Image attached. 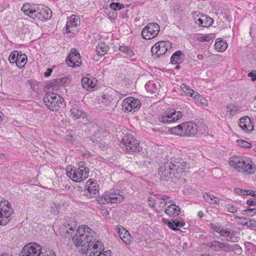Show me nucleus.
I'll use <instances>...</instances> for the list:
<instances>
[{"label":"nucleus","instance_id":"8","mask_svg":"<svg viewBox=\"0 0 256 256\" xmlns=\"http://www.w3.org/2000/svg\"><path fill=\"white\" fill-rule=\"evenodd\" d=\"M182 116V114L180 111H176L173 108L167 110L162 114L158 117L160 122L164 124H170L176 122Z\"/></svg>","mask_w":256,"mask_h":256},{"label":"nucleus","instance_id":"63","mask_svg":"<svg viewBox=\"0 0 256 256\" xmlns=\"http://www.w3.org/2000/svg\"><path fill=\"white\" fill-rule=\"evenodd\" d=\"M197 58H198V60H202V59H203V58H204V56H203V55H202V54H198V56H197Z\"/></svg>","mask_w":256,"mask_h":256},{"label":"nucleus","instance_id":"43","mask_svg":"<svg viewBox=\"0 0 256 256\" xmlns=\"http://www.w3.org/2000/svg\"><path fill=\"white\" fill-rule=\"evenodd\" d=\"M239 219L241 220V224H248L249 222L250 223V224H253V222H254V224L255 222H256L254 220H253L252 219L250 218H239Z\"/></svg>","mask_w":256,"mask_h":256},{"label":"nucleus","instance_id":"20","mask_svg":"<svg viewBox=\"0 0 256 256\" xmlns=\"http://www.w3.org/2000/svg\"><path fill=\"white\" fill-rule=\"evenodd\" d=\"M195 24L204 28H208L212 26L214 20L209 16L201 14V18L196 20Z\"/></svg>","mask_w":256,"mask_h":256},{"label":"nucleus","instance_id":"26","mask_svg":"<svg viewBox=\"0 0 256 256\" xmlns=\"http://www.w3.org/2000/svg\"><path fill=\"white\" fill-rule=\"evenodd\" d=\"M214 46L216 50L222 52L226 50L228 44L226 41L222 40L220 38H218L216 40Z\"/></svg>","mask_w":256,"mask_h":256},{"label":"nucleus","instance_id":"2","mask_svg":"<svg viewBox=\"0 0 256 256\" xmlns=\"http://www.w3.org/2000/svg\"><path fill=\"white\" fill-rule=\"evenodd\" d=\"M190 164L180 158L170 159L162 163L158 170V174L162 180L167 182L170 179L178 180L185 175Z\"/></svg>","mask_w":256,"mask_h":256},{"label":"nucleus","instance_id":"27","mask_svg":"<svg viewBox=\"0 0 256 256\" xmlns=\"http://www.w3.org/2000/svg\"><path fill=\"white\" fill-rule=\"evenodd\" d=\"M52 16V12L51 10L46 6L44 10L38 14L37 20H48L50 19Z\"/></svg>","mask_w":256,"mask_h":256},{"label":"nucleus","instance_id":"55","mask_svg":"<svg viewBox=\"0 0 256 256\" xmlns=\"http://www.w3.org/2000/svg\"><path fill=\"white\" fill-rule=\"evenodd\" d=\"M162 221L164 224H182L178 221L176 222V220L174 221L172 223L170 220L166 221V220L164 218H162Z\"/></svg>","mask_w":256,"mask_h":256},{"label":"nucleus","instance_id":"17","mask_svg":"<svg viewBox=\"0 0 256 256\" xmlns=\"http://www.w3.org/2000/svg\"><path fill=\"white\" fill-rule=\"evenodd\" d=\"M80 24V18L76 15H72L70 18H68L66 26V31L67 32L74 33V32H73L74 30H72V28L76 27Z\"/></svg>","mask_w":256,"mask_h":256},{"label":"nucleus","instance_id":"52","mask_svg":"<svg viewBox=\"0 0 256 256\" xmlns=\"http://www.w3.org/2000/svg\"><path fill=\"white\" fill-rule=\"evenodd\" d=\"M120 238L126 244H130V243H131L130 238H128V237H126V236H122L121 237H120Z\"/></svg>","mask_w":256,"mask_h":256},{"label":"nucleus","instance_id":"7","mask_svg":"<svg viewBox=\"0 0 256 256\" xmlns=\"http://www.w3.org/2000/svg\"><path fill=\"white\" fill-rule=\"evenodd\" d=\"M42 100L46 106L52 111L58 110L64 101V98L59 94L53 92L46 94Z\"/></svg>","mask_w":256,"mask_h":256},{"label":"nucleus","instance_id":"9","mask_svg":"<svg viewBox=\"0 0 256 256\" xmlns=\"http://www.w3.org/2000/svg\"><path fill=\"white\" fill-rule=\"evenodd\" d=\"M86 189L82 191L83 194L91 198L99 196V186L97 182L92 179L88 180L86 184Z\"/></svg>","mask_w":256,"mask_h":256},{"label":"nucleus","instance_id":"21","mask_svg":"<svg viewBox=\"0 0 256 256\" xmlns=\"http://www.w3.org/2000/svg\"><path fill=\"white\" fill-rule=\"evenodd\" d=\"M67 78H60L54 79L49 82L48 85V88H52V90H57L60 86H62L66 82Z\"/></svg>","mask_w":256,"mask_h":256},{"label":"nucleus","instance_id":"10","mask_svg":"<svg viewBox=\"0 0 256 256\" xmlns=\"http://www.w3.org/2000/svg\"><path fill=\"white\" fill-rule=\"evenodd\" d=\"M160 26L156 22L148 24L142 31V35L146 40H150L155 38L160 32Z\"/></svg>","mask_w":256,"mask_h":256},{"label":"nucleus","instance_id":"15","mask_svg":"<svg viewBox=\"0 0 256 256\" xmlns=\"http://www.w3.org/2000/svg\"><path fill=\"white\" fill-rule=\"evenodd\" d=\"M4 206L6 207H2V202L0 203V224H7L10 220V216L13 212L12 209L10 206V204L6 201V203Z\"/></svg>","mask_w":256,"mask_h":256},{"label":"nucleus","instance_id":"46","mask_svg":"<svg viewBox=\"0 0 256 256\" xmlns=\"http://www.w3.org/2000/svg\"><path fill=\"white\" fill-rule=\"evenodd\" d=\"M234 192L240 196H246V190H243L240 188H235L234 189Z\"/></svg>","mask_w":256,"mask_h":256},{"label":"nucleus","instance_id":"12","mask_svg":"<svg viewBox=\"0 0 256 256\" xmlns=\"http://www.w3.org/2000/svg\"><path fill=\"white\" fill-rule=\"evenodd\" d=\"M124 200L122 195L119 192H114L109 194H105L101 196L96 198V200L99 204H105L109 202L120 203Z\"/></svg>","mask_w":256,"mask_h":256},{"label":"nucleus","instance_id":"54","mask_svg":"<svg viewBox=\"0 0 256 256\" xmlns=\"http://www.w3.org/2000/svg\"><path fill=\"white\" fill-rule=\"evenodd\" d=\"M246 196L250 195L253 197L256 198V191L252 190H246Z\"/></svg>","mask_w":256,"mask_h":256},{"label":"nucleus","instance_id":"47","mask_svg":"<svg viewBox=\"0 0 256 256\" xmlns=\"http://www.w3.org/2000/svg\"><path fill=\"white\" fill-rule=\"evenodd\" d=\"M193 98L197 102H200L202 104H204L206 102L205 98L200 96L198 94V96H196V97H193Z\"/></svg>","mask_w":256,"mask_h":256},{"label":"nucleus","instance_id":"64","mask_svg":"<svg viewBox=\"0 0 256 256\" xmlns=\"http://www.w3.org/2000/svg\"><path fill=\"white\" fill-rule=\"evenodd\" d=\"M187 246H188V245H187L186 242H184V243L183 244L182 247V249H183L184 250H185L187 248Z\"/></svg>","mask_w":256,"mask_h":256},{"label":"nucleus","instance_id":"24","mask_svg":"<svg viewBox=\"0 0 256 256\" xmlns=\"http://www.w3.org/2000/svg\"><path fill=\"white\" fill-rule=\"evenodd\" d=\"M47 6L42 4H34L33 11L32 12V14L30 18L34 20H36L38 18V14H40Z\"/></svg>","mask_w":256,"mask_h":256},{"label":"nucleus","instance_id":"5","mask_svg":"<svg viewBox=\"0 0 256 256\" xmlns=\"http://www.w3.org/2000/svg\"><path fill=\"white\" fill-rule=\"evenodd\" d=\"M198 126L194 122H187L170 128L169 130L172 134L181 136H194L198 132Z\"/></svg>","mask_w":256,"mask_h":256},{"label":"nucleus","instance_id":"62","mask_svg":"<svg viewBox=\"0 0 256 256\" xmlns=\"http://www.w3.org/2000/svg\"><path fill=\"white\" fill-rule=\"evenodd\" d=\"M203 215H204V214H203V212L202 211H200L198 213V216L200 218H202L203 216Z\"/></svg>","mask_w":256,"mask_h":256},{"label":"nucleus","instance_id":"14","mask_svg":"<svg viewBox=\"0 0 256 256\" xmlns=\"http://www.w3.org/2000/svg\"><path fill=\"white\" fill-rule=\"evenodd\" d=\"M140 106V100L133 97L127 98L122 102V108L124 111H137Z\"/></svg>","mask_w":256,"mask_h":256},{"label":"nucleus","instance_id":"31","mask_svg":"<svg viewBox=\"0 0 256 256\" xmlns=\"http://www.w3.org/2000/svg\"><path fill=\"white\" fill-rule=\"evenodd\" d=\"M108 49V47L106 44H99L96 47V54L99 56H103L106 54Z\"/></svg>","mask_w":256,"mask_h":256},{"label":"nucleus","instance_id":"6","mask_svg":"<svg viewBox=\"0 0 256 256\" xmlns=\"http://www.w3.org/2000/svg\"><path fill=\"white\" fill-rule=\"evenodd\" d=\"M121 147L128 152H139L142 150L139 142L130 134H126L123 136L121 141Z\"/></svg>","mask_w":256,"mask_h":256},{"label":"nucleus","instance_id":"61","mask_svg":"<svg viewBox=\"0 0 256 256\" xmlns=\"http://www.w3.org/2000/svg\"><path fill=\"white\" fill-rule=\"evenodd\" d=\"M124 232V236H126L128 238H130V232L126 229H122Z\"/></svg>","mask_w":256,"mask_h":256},{"label":"nucleus","instance_id":"18","mask_svg":"<svg viewBox=\"0 0 256 256\" xmlns=\"http://www.w3.org/2000/svg\"><path fill=\"white\" fill-rule=\"evenodd\" d=\"M239 126L244 132H250L253 130V126L248 116H244L240 119Z\"/></svg>","mask_w":256,"mask_h":256},{"label":"nucleus","instance_id":"51","mask_svg":"<svg viewBox=\"0 0 256 256\" xmlns=\"http://www.w3.org/2000/svg\"><path fill=\"white\" fill-rule=\"evenodd\" d=\"M168 227L172 230L175 231H180V228L185 225H168Z\"/></svg>","mask_w":256,"mask_h":256},{"label":"nucleus","instance_id":"56","mask_svg":"<svg viewBox=\"0 0 256 256\" xmlns=\"http://www.w3.org/2000/svg\"><path fill=\"white\" fill-rule=\"evenodd\" d=\"M248 77L251 78L252 81L254 82L256 80V72H251L248 74Z\"/></svg>","mask_w":256,"mask_h":256},{"label":"nucleus","instance_id":"37","mask_svg":"<svg viewBox=\"0 0 256 256\" xmlns=\"http://www.w3.org/2000/svg\"><path fill=\"white\" fill-rule=\"evenodd\" d=\"M144 87L147 92H150L152 93L155 92V90H156L155 84L153 82H148L145 84Z\"/></svg>","mask_w":256,"mask_h":256},{"label":"nucleus","instance_id":"58","mask_svg":"<svg viewBox=\"0 0 256 256\" xmlns=\"http://www.w3.org/2000/svg\"><path fill=\"white\" fill-rule=\"evenodd\" d=\"M228 211L232 213L235 212L237 210V207L235 205L230 206L228 207Z\"/></svg>","mask_w":256,"mask_h":256},{"label":"nucleus","instance_id":"45","mask_svg":"<svg viewBox=\"0 0 256 256\" xmlns=\"http://www.w3.org/2000/svg\"><path fill=\"white\" fill-rule=\"evenodd\" d=\"M174 10L175 13L180 14L182 12V8L179 4H175L174 6Z\"/></svg>","mask_w":256,"mask_h":256},{"label":"nucleus","instance_id":"36","mask_svg":"<svg viewBox=\"0 0 256 256\" xmlns=\"http://www.w3.org/2000/svg\"><path fill=\"white\" fill-rule=\"evenodd\" d=\"M120 50L122 52H124L130 58H132L134 56V52L128 46H120Z\"/></svg>","mask_w":256,"mask_h":256},{"label":"nucleus","instance_id":"3","mask_svg":"<svg viewBox=\"0 0 256 256\" xmlns=\"http://www.w3.org/2000/svg\"><path fill=\"white\" fill-rule=\"evenodd\" d=\"M228 163L230 166L238 172L246 175L252 174L256 170V166L254 162L246 157L240 156H231Z\"/></svg>","mask_w":256,"mask_h":256},{"label":"nucleus","instance_id":"35","mask_svg":"<svg viewBox=\"0 0 256 256\" xmlns=\"http://www.w3.org/2000/svg\"><path fill=\"white\" fill-rule=\"evenodd\" d=\"M203 198L206 202L211 204H216L218 202V200L214 195L206 193L204 194Z\"/></svg>","mask_w":256,"mask_h":256},{"label":"nucleus","instance_id":"57","mask_svg":"<svg viewBox=\"0 0 256 256\" xmlns=\"http://www.w3.org/2000/svg\"><path fill=\"white\" fill-rule=\"evenodd\" d=\"M200 12H192V14L194 18L196 20H198L199 18H201V14Z\"/></svg>","mask_w":256,"mask_h":256},{"label":"nucleus","instance_id":"48","mask_svg":"<svg viewBox=\"0 0 256 256\" xmlns=\"http://www.w3.org/2000/svg\"><path fill=\"white\" fill-rule=\"evenodd\" d=\"M158 198L164 202V204H166V202H170V197L168 196H159Z\"/></svg>","mask_w":256,"mask_h":256},{"label":"nucleus","instance_id":"44","mask_svg":"<svg viewBox=\"0 0 256 256\" xmlns=\"http://www.w3.org/2000/svg\"><path fill=\"white\" fill-rule=\"evenodd\" d=\"M212 39V36L210 34H208L204 36H200L199 40L201 42H209Z\"/></svg>","mask_w":256,"mask_h":256},{"label":"nucleus","instance_id":"39","mask_svg":"<svg viewBox=\"0 0 256 256\" xmlns=\"http://www.w3.org/2000/svg\"><path fill=\"white\" fill-rule=\"evenodd\" d=\"M20 52H18L17 50H14L12 52L9 56V60L11 64H16V62L18 56Z\"/></svg>","mask_w":256,"mask_h":256},{"label":"nucleus","instance_id":"4","mask_svg":"<svg viewBox=\"0 0 256 256\" xmlns=\"http://www.w3.org/2000/svg\"><path fill=\"white\" fill-rule=\"evenodd\" d=\"M66 171V176L76 182L84 180L88 177L89 168L83 162L78 163V168L69 166Z\"/></svg>","mask_w":256,"mask_h":256},{"label":"nucleus","instance_id":"49","mask_svg":"<svg viewBox=\"0 0 256 256\" xmlns=\"http://www.w3.org/2000/svg\"><path fill=\"white\" fill-rule=\"evenodd\" d=\"M116 230L117 231L118 233V235L120 237H121L122 236H124V232L122 230V229H126L124 227L122 226V225H118L116 227Z\"/></svg>","mask_w":256,"mask_h":256},{"label":"nucleus","instance_id":"29","mask_svg":"<svg viewBox=\"0 0 256 256\" xmlns=\"http://www.w3.org/2000/svg\"><path fill=\"white\" fill-rule=\"evenodd\" d=\"M182 53L180 50L174 52L170 58V62L173 64H179L182 62L183 58L182 56Z\"/></svg>","mask_w":256,"mask_h":256},{"label":"nucleus","instance_id":"13","mask_svg":"<svg viewBox=\"0 0 256 256\" xmlns=\"http://www.w3.org/2000/svg\"><path fill=\"white\" fill-rule=\"evenodd\" d=\"M170 48L168 42L164 41L157 42L151 48L154 58H158L160 56L165 54Z\"/></svg>","mask_w":256,"mask_h":256},{"label":"nucleus","instance_id":"28","mask_svg":"<svg viewBox=\"0 0 256 256\" xmlns=\"http://www.w3.org/2000/svg\"><path fill=\"white\" fill-rule=\"evenodd\" d=\"M240 107L234 104H228L226 107V113L227 114L232 116L239 112Z\"/></svg>","mask_w":256,"mask_h":256},{"label":"nucleus","instance_id":"30","mask_svg":"<svg viewBox=\"0 0 256 256\" xmlns=\"http://www.w3.org/2000/svg\"><path fill=\"white\" fill-rule=\"evenodd\" d=\"M26 56L25 54H22L21 52H20L18 56L16 62V66L20 68H22L26 65Z\"/></svg>","mask_w":256,"mask_h":256},{"label":"nucleus","instance_id":"33","mask_svg":"<svg viewBox=\"0 0 256 256\" xmlns=\"http://www.w3.org/2000/svg\"><path fill=\"white\" fill-rule=\"evenodd\" d=\"M212 229L214 231L218 232L220 236H228L231 234L230 230H224L222 228H220V226H218L216 225L212 226Z\"/></svg>","mask_w":256,"mask_h":256},{"label":"nucleus","instance_id":"23","mask_svg":"<svg viewBox=\"0 0 256 256\" xmlns=\"http://www.w3.org/2000/svg\"><path fill=\"white\" fill-rule=\"evenodd\" d=\"M180 212L179 207L174 204H170L165 208V212L170 216H177Z\"/></svg>","mask_w":256,"mask_h":256},{"label":"nucleus","instance_id":"41","mask_svg":"<svg viewBox=\"0 0 256 256\" xmlns=\"http://www.w3.org/2000/svg\"><path fill=\"white\" fill-rule=\"evenodd\" d=\"M110 7L114 10H118L124 8V4L120 2H112L110 4Z\"/></svg>","mask_w":256,"mask_h":256},{"label":"nucleus","instance_id":"59","mask_svg":"<svg viewBox=\"0 0 256 256\" xmlns=\"http://www.w3.org/2000/svg\"><path fill=\"white\" fill-rule=\"evenodd\" d=\"M52 68H48L46 71L44 73V76L46 77L49 76L52 74Z\"/></svg>","mask_w":256,"mask_h":256},{"label":"nucleus","instance_id":"19","mask_svg":"<svg viewBox=\"0 0 256 256\" xmlns=\"http://www.w3.org/2000/svg\"><path fill=\"white\" fill-rule=\"evenodd\" d=\"M87 76H90V74ZM97 80L96 78L91 79L88 76H86L82 79V84L84 88L87 90H92L94 87L96 86Z\"/></svg>","mask_w":256,"mask_h":256},{"label":"nucleus","instance_id":"11","mask_svg":"<svg viewBox=\"0 0 256 256\" xmlns=\"http://www.w3.org/2000/svg\"><path fill=\"white\" fill-rule=\"evenodd\" d=\"M42 253L41 246L36 242L26 244L20 252V256H39Z\"/></svg>","mask_w":256,"mask_h":256},{"label":"nucleus","instance_id":"53","mask_svg":"<svg viewBox=\"0 0 256 256\" xmlns=\"http://www.w3.org/2000/svg\"><path fill=\"white\" fill-rule=\"evenodd\" d=\"M246 204L248 206H256V198H250L247 200Z\"/></svg>","mask_w":256,"mask_h":256},{"label":"nucleus","instance_id":"22","mask_svg":"<svg viewBox=\"0 0 256 256\" xmlns=\"http://www.w3.org/2000/svg\"><path fill=\"white\" fill-rule=\"evenodd\" d=\"M211 246L215 248H220V249L226 252L232 250V248L228 244L220 242L218 241H214L212 242Z\"/></svg>","mask_w":256,"mask_h":256},{"label":"nucleus","instance_id":"42","mask_svg":"<svg viewBox=\"0 0 256 256\" xmlns=\"http://www.w3.org/2000/svg\"><path fill=\"white\" fill-rule=\"evenodd\" d=\"M242 214L250 216H253L256 214V208H246L242 211Z\"/></svg>","mask_w":256,"mask_h":256},{"label":"nucleus","instance_id":"60","mask_svg":"<svg viewBox=\"0 0 256 256\" xmlns=\"http://www.w3.org/2000/svg\"><path fill=\"white\" fill-rule=\"evenodd\" d=\"M148 201L149 202L148 204L149 206H151L152 207H153L154 204V200L152 199L151 197L148 198Z\"/></svg>","mask_w":256,"mask_h":256},{"label":"nucleus","instance_id":"38","mask_svg":"<svg viewBox=\"0 0 256 256\" xmlns=\"http://www.w3.org/2000/svg\"><path fill=\"white\" fill-rule=\"evenodd\" d=\"M236 142L239 146L245 148H250L252 147V144H251L242 140H237Z\"/></svg>","mask_w":256,"mask_h":256},{"label":"nucleus","instance_id":"1","mask_svg":"<svg viewBox=\"0 0 256 256\" xmlns=\"http://www.w3.org/2000/svg\"><path fill=\"white\" fill-rule=\"evenodd\" d=\"M70 225H61L62 234L66 236L72 237L74 230L76 235L73 237L72 240L78 252L82 254H89V256H95L100 251L104 250L102 242L96 238V234L88 225L79 226L78 228H72Z\"/></svg>","mask_w":256,"mask_h":256},{"label":"nucleus","instance_id":"50","mask_svg":"<svg viewBox=\"0 0 256 256\" xmlns=\"http://www.w3.org/2000/svg\"><path fill=\"white\" fill-rule=\"evenodd\" d=\"M111 254V251L110 250L106 251H100L95 256H110Z\"/></svg>","mask_w":256,"mask_h":256},{"label":"nucleus","instance_id":"16","mask_svg":"<svg viewBox=\"0 0 256 256\" xmlns=\"http://www.w3.org/2000/svg\"><path fill=\"white\" fill-rule=\"evenodd\" d=\"M67 64L70 67L78 66L81 64V58L78 50L72 48L66 59Z\"/></svg>","mask_w":256,"mask_h":256},{"label":"nucleus","instance_id":"32","mask_svg":"<svg viewBox=\"0 0 256 256\" xmlns=\"http://www.w3.org/2000/svg\"><path fill=\"white\" fill-rule=\"evenodd\" d=\"M180 88L182 91L186 93V94L188 95L192 98L196 97V96H198V92H195L194 90L191 89L189 86L186 85L184 84H182Z\"/></svg>","mask_w":256,"mask_h":256},{"label":"nucleus","instance_id":"34","mask_svg":"<svg viewBox=\"0 0 256 256\" xmlns=\"http://www.w3.org/2000/svg\"><path fill=\"white\" fill-rule=\"evenodd\" d=\"M33 7L34 4L26 3L24 4L21 10L26 15L28 16L30 18V15L32 14V12L33 11Z\"/></svg>","mask_w":256,"mask_h":256},{"label":"nucleus","instance_id":"40","mask_svg":"<svg viewBox=\"0 0 256 256\" xmlns=\"http://www.w3.org/2000/svg\"><path fill=\"white\" fill-rule=\"evenodd\" d=\"M62 206L59 204L54 203L51 206L50 212L54 214H57L60 212V210Z\"/></svg>","mask_w":256,"mask_h":256},{"label":"nucleus","instance_id":"25","mask_svg":"<svg viewBox=\"0 0 256 256\" xmlns=\"http://www.w3.org/2000/svg\"><path fill=\"white\" fill-rule=\"evenodd\" d=\"M70 116L72 118H84L86 117V114L82 110L73 107L70 110Z\"/></svg>","mask_w":256,"mask_h":256}]
</instances>
